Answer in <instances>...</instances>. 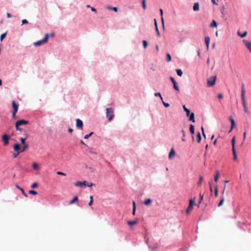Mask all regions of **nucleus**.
I'll list each match as a JSON object with an SVG mask.
<instances>
[{"label": "nucleus", "mask_w": 251, "mask_h": 251, "mask_svg": "<svg viewBox=\"0 0 251 251\" xmlns=\"http://www.w3.org/2000/svg\"><path fill=\"white\" fill-rule=\"evenodd\" d=\"M32 167L34 170H38L39 169V164L36 162L33 163Z\"/></svg>", "instance_id": "nucleus-28"}, {"label": "nucleus", "mask_w": 251, "mask_h": 251, "mask_svg": "<svg viewBox=\"0 0 251 251\" xmlns=\"http://www.w3.org/2000/svg\"><path fill=\"white\" fill-rule=\"evenodd\" d=\"M151 201H152L151 199H148L144 201V204L146 205H149L151 203Z\"/></svg>", "instance_id": "nucleus-27"}, {"label": "nucleus", "mask_w": 251, "mask_h": 251, "mask_svg": "<svg viewBox=\"0 0 251 251\" xmlns=\"http://www.w3.org/2000/svg\"><path fill=\"white\" fill-rule=\"evenodd\" d=\"M12 107H13V111L14 112H17L18 110V107H19L18 104L16 103L15 102V101H13L12 103Z\"/></svg>", "instance_id": "nucleus-14"}, {"label": "nucleus", "mask_w": 251, "mask_h": 251, "mask_svg": "<svg viewBox=\"0 0 251 251\" xmlns=\"http://www.w3.org/2000/svg\"><path fill=\"white\" fill-rule=\"evenodd\" d=\"M109 9H112V10H113L115 12L118 11V8L116 7H110Z\"/></svg>", "instance_id": "nucleus-53"}, {"label": "nucleus", "mask_w": 251, "mask_h": 251, "mask_svg": "<svg viewBox=\"0 0 251 251\" xmlns=\"http://www.w3.org/2000/svg\"><path fill=\"white\" fill-rule=\"evenodd\" d=\"M203 180V177L202 176H200L199 178V181L198 182V185L201 186V185L202 181Z\"/></svg>", "instance_id": "nucleus-40"}, {"label": "nucleus", "mask_w": 251, "mask_h": 251, "mask_svg": "<svg viewBox=\"0 0 251 251\" xmlns=\"http://www.w3.org/2000/svg\"><path fill=\"white\" fill-rule=\"evenodd\" d=\"M203 195H201V193H200V200H199V204L201 203V202L203 200Z\"/></svg>", "instance_id": "nucleus-41"}, {"label": "nucleus", "mask_w": 251, "mask_h": 251, "mask_svg": "<svg viewBox=\"0 0 251 251\" xmlns=\"http://www.w3.org/2000/svg\"><path fill=\"white\" fill-rule=\"evenodd\" d=\"M183 108L184 111L186 112V116L188 118V120L189 121L192 122L193 123H195V114L193 112H191L190 110L186 108L185 105H183Z\"/></svg>", "instance_id": "nucleus-1"}, {"label": "nucleus", "mask_w": 251, "mask_h": 251, "mask_svg": "<svg viewBox=\"0 0 251 251\" xmlns=\"http://www.w3.org/2000/svg\"><path fill=\"white\" fill-rule=\"evenodd\" d=\"M223 98V95L222 94H219L218 95V98L219 99H222Z\"/></svg>", "instance_id": "nucleus-55"}, {"label": "nucleus", "mask_w": 251, "mask_h": 251, "mask_svg": "<svg viewBox=\"0 0 251 251\" xmlns=\"http://www.w3.org/2000/svg\"><path fill=\"white\" fill-rule=\"evenodd\" d=\"M23 145V149L21 150V152H23L25 150H26L27 149H28V145L26 143H25V144H24Z\"/></svg>", "instance_id": "nucleus-34"}, {"label": "nucleus", "mask_w": 251, "mask_h": 251, "mask_svg": "<svg viewBox=\"0 0 251 251\" xmlns=\"http://www.w3.org/2000/svg\"><path fill=\"white\" fill-rule=\"evenodd\" d=\"M209 186H210V192H211V193L212 194V193H213V190H212V186H211V184L210 182H209Z\"/></svg>", "instance_id": "nucleus-56"}, {"label": "nucleus", "mask_w": 251, "mask_h": 251, "mask_svg": "<svg viewBox=\"0 0 251 251\" xmlns=\"http://www.w3.org/2000/svg\"><path fill=\"white\" fill-rule=\"evenodd\" d=\"M159 11H160V15H161V21H162V23L163 24V26H164V19H163V10L162 9H160Z\"/></svg>", "instance_id": "nucleus-36"}, {"label": "nucleus", "mask_w": 251, "mask_h": 251, "mask_svg": "<svg viewBox=\"0 0 251 251\" xmlns=\"http://www.w3.org/2000/svg\"><path fill=\"white\" fill-rule=\"evenodd\" d=\"M229 120L230 121L231 123H232V122H235L234 120L233 119V118L232 117H230L229 118Z\"/></svg>", "instance_id": "nucleus-59"}, {"label": "nucleus", "mask_w": 251, "mask_h": 251, "mask_svg": "<svg viewBox=\"0 0 251 251\" xmlns=\"http://www.w3.org/2000/svg\"><path fill=\"white\" fill-rule=\"evenodd\" d=\"M241 100H242V104H243V106L244 107V111L246 112V113H249V110L247 107V104H246V98H242L241 99Z\"/></svg>", "instance_id": "nucleus-9"}, {"label": "nucleus", "mask_w": 251, "mask_h": 251, "mask_svg": "<svg viewBox=\"0 0 251 251\" xmlns=\"http://www.w3.org/2000/svg\"><path fill=\"white\" fill-rule=\"evenodd\" d=\"M37 186L38 184L36 182H34L31 185V187L32 188H35L36 187H37Z\"/></svg>", "instance_id": "nucleus-50"}, {"label": "nucleus", "mask_w": 251, "mask_h": 251, "mask_svg": "<svg viewBox=\"0 0 251 251\" xmlns=\"http://www.w3.org/2000/svg\"><path fill=\"white\" fill-rule=\"evenodd\" d=\"M9 137L6 134H3L2 136V140L3 142L4 146H7L9 144Z\"/></svg>", "instance_id": "nucleus-6"}, {"label": "nucleus", "mask_w": 251, "mask_h": 251, "mask_svg": "<svg viewBox=\"0 0 251 251\" xmlns=\"http://www.w3.org/2000/svg\"><path fill=\"white\" fill-rule=\"evenodd\" d=\"M236 126V123L235 122H232L231 123V130H233V129Z\"/></svg>", "instance_id": "nucleus-44"}, {"label": "nucleus", "mask_w": 251, "mask_h": 251, "mask_svg": "<svg viewBox=\"0 0 251 251\" xmlns=\"http://www.w3.org/2000/svg\"><path fill=\"white\" fill-rule=\"evenodd\" d=\"M210 37L209 36H205L204 38V42L206 46V50H209V43H210Z\"/></svg>", "instance_id": "nucleus-13"}, {"label": "nucleus", "mask_w": 251, "mask_h": 251, "mask_svg": "<svg viewBox=\"0 0 251 251\" xmlns=\"http://www.w3.org/2000/svg\"><path fill=\"white\" fill-rule=\"evenodd\" d=\"M189 131L190 133L192 135H193L195 133V126L192 125L190 124L189 126Z\"/></svg>", "instance_id": "nucleus-17"}, {"label": "nucleus", "mask_w": 251, "mask_h": 251, "mask_svg": "<svg viewBox=\"0 0 251 251\" xmlns=\"http://www.w3.org/2000/svg\"><path fill=\"white\" fill-rule=\"evenodd\" d=\"M114 109L112 108H107L106 109V117L109 121H111L113 117Z\"/></svg>", "instance_id": "nucleus-3"}, {"label": "nucleus", "mask_w": 251, "mask_h": 251, "mask_svg": "<svg viewBox=\"0 0 251 251\" xmlns=\"http://www.w3.org/2000/svg\"><path fill=\"white\" fill-rule=\"evenodd\" d=\"M196 138L198 143H200L201 141V135L199 131L197 133Z\"/></svg>", "instance_id": "nucleus-23"}, {"label": "nucleus", "mask_w": 251, "mask_h": 251, "mask_svg": "<svg viewBox=\"0 0 251 251\" xmlns=\"http://www.w3.org/2000/svg\"><path fill=\"white\" fill-rule=\"evenodd\" d=\"M232 151L233 155V159L236 161L237 160V155L236 154L235 149L232 150Z\"/></svg>", "instance_id": "nucleus-30"}, {"label": "nucleus", "mask_w": 251, "mask_h": 251, "mask_svg": "<svg viewBox=\"0 0 251 251\" xmlns=\"http://www.w3.org/2000/svg\"><path fill=\"white\" fill-rule=\"evenodd\" d=\"M166 56H167L166 61L167 62L171 61L172 57H171V55H170V54L169 53H167L166 54Z\"/></svg>", "instance_id": "nucleus-35"}, {"label": "nucleus", "mask_w": 251, "mask_h": 251, "mask_svg": "<svg viewBox=\"0 0 251 251\" xmlns=\"http://www.w3.org/2000/svg\"><path fill=\"white\" fill-rule=\"evenodd\" d=\"M78 201V197L77 196H75L73 199L72 200H71L70 202H69V204H72L73 203H74V202H75V201Z\"/></svg>", "instance_id": "nucleus-29"}, {"label": "nucleus", "mask_w": 251, "mask_h": 251, "mask_svg": "<svg viewBox=\"0 0 251 251\" xmlns=\"http://www.w3.org/2000/svg\"><path fill=\"white\" fill-rule=\"evenodd\" d=\"M23 24H25L28 23V21L26 19H24L22 21Z\"/></svg>", "instance_id": "nucleus-57"}, {"label": "nucleus", "mask_w": 251, "mask_h": 251, "mask_svg": "<svg viewBox=\"0 0 251 251\" xmlns=\"http://www.w3.org/2000/svg\"><path fill=\"white\" fill-rule=\"evenodd\" d=\"M220 173L218 171H216V174L214 176V181L217 182L219 177Z\"/></svg>", "instance_id": "nucleus-24"}, {"label": "nucleus", "mask_w": 251, "mask_h": 251, "mask_svg": "<svg viewBox=\"0 0 251 251\" xmlns=\"http://www.w3.org/2000/svg\"><path fill=\"white\" fill-rule=\"evenodd\" d=\"M155 30H156V33H157V36H158V37H160V32H159V30H158V27H156L155 28Z\"/></svg>", "instance_id": "nucleus-54"}, {"label": "nucleus", "mask_w": 251, "mask_h": 251, "mask_svg": "<svg viewBox=\"0 0 251 251\" xmlns=\"http://www.w3.org/2000/svg\"><path fill=\"white\" fill-rule=\"evenodd\" d=\"M16 123H17V126L19 125L21 126L22 125H25L28 124V121L25 120H21L17 121Z\"/></svg>", "instance_id": "nucleus-12"}, {"label": "nucleus", "mask_w": 251, "mask_h": 251, "mask_svg": "<svg viewBox=\"0 0 251 251\" xmlns=\"http://www.w3.org/2000/svg\"><path fill=\"white\" fill-rule=\"evenodd\" d=\"M83 125V122L81 120H80L79 119H77L76 120V126L77 127V128L80 129H82Z\"/></svg>", "instance_id": "nucleus-8"}, {"label": "nucleus", "mask_w": 251, "mask_h": 251, "mask_svg": "<svg viewBox=\"0 0 251 251\" xmlns=\"http://www.w3.org/2000/svg\"><path fill=\"white\" fill-rule=\"evenodd\" d=\"M20 126H19V125L17 126V123H15V128H16V130H19V131H21L22 130V128H21L20 127Z\"/></svg>", "instance_id": "nucleus-47"}, {"label": "nucleus", "mask_w": 251, "mask_h": 251, "mask_svg": "<svg viewBox=\"0 0 251 251\" xmlns=\"http://www.w3.org/2000/svg\"><path fill=\"white\" fill-rule=\"evenodd\" d=\"M218 26V24L217 22L215 20H213L210 23V26L212 28L217 27Z\"/></svg>", "instance_id": "nucleus-19"}, {"label": "nucleus", "mask_w": 251, "mask_h": 251, "mask_svg": "<svg viewBox=\"0 0 251 251\" xmlns=\"http://www.w3.org/2000/svg\"><path fill=\"white\" fill-rule=\"evenodd\" d=\"M143 43L144 48L145 49H146L148 47V42L146 40H143Z\"/></svg>", "instance_id": "nucleus-42"}, {"label": "nucleus", "mask_w": 251, "mask_h": 251, "mask_svg": "<svg viewBox=\"0 0 251 251\" xmlns=\"http://www.w3.org/2000/svg\"><path fill=\"white\" fill-rule=\"evenodd\" d=\"M224 200H225L224 197L223 196L221 198V199L220 200V201L218 203V207H220V206H221L223 204V203H224Z\"/></svg>", "instance_id": "nucleus-32"}, {"label": "nucleus", "mask_w": 251, "mask_h": 251, "mask_svg": "<svg viewBox=\"0 0 251 251\" xmlns=\"http://www.w3.org/2000/svg\"><path fill=\"white\" fill-rule=\"evenodd\" d=\"M87 182L86 181H84L83 182L76 181L74 183V185L75 186L82 187L83 186H86L87 185Z\"/></svg>", "instance_id": "nucleus-10"}, {"label": "nucleus", "mask_w": 251, "mask_h": 251, "mask_svg": "<svg viewBox=\"0 0 251 251\" xmlns=\"http://www.w3.org/2000/svg\"><path fill=\"white\" fill-rule=\"evenodd\" d=\"M93 196L91 195L90 196V201L88 203L89 205L91 206L93 204Z\"/></svg>", "instance_id": "nucleus-37"}, {"label": "nucleus", "mask_w": 251, "mask_h": 251, "mask_svg": "<svg viewBox=\"0 0 251 251\" xmlns=\"http://www.w3.org/2000/svg\"><path fill=\"white\" fill-rule=\"evenodd\" d=\"M27 135H26V137L25 138H23V137H21L20 140V141H21V143L22 145H24V144H25L26 143H25V140H26L27 139Z\"/></svg>", "instance_id": "nucleus-31"}, {"label": "nucleus", "mask_w": 251, "mask_h": 251, "mask_svg": "<svg viewBox=\"0 0 251 251\" xmlns=\"http://www.w3.org/2000/svg\"><path fill=\"white\" fill-rule=\"evenodd\" d=\"M132 203H133V208L136 209V203H135V202L134 201H133Z\"/></svg>", "instance_id": "nucleus-62"}, {"label": "nucleus", "mask_w": 251, "mask_h": 251, "mask_svg": "<svg viewBox=\"0 0 251 251\" xmlns=\"http://www.w3.org/2000/svg\"><path fill=\"white\" fill-rule=\"evenodd\" d=\"M195 204V199H191L189 200V205L186 208V212L189 214L193 208L194 205Z\"/></svg>", "instance_id": "nucleus-5"}, {"label": "nucleus", "mask_w": 251, "mask_h": 251, "mask_svg": "<svg viewBox=\"0 0 251 251\" xmlns=\"http://www.w3.org/2000/svg\"><path fill=\"white\" fill-rule=\"evenodd\" d=\"M48 38L49 35L48 34H46L43 39L34 42L33 44L35 46H39L43 44L46 43L48 41Z\"/></svg>", "instance_id": "nucleus-4"}, {"label": "nucleus", "mask_w": 251, "mask_h": 251, "mask_svg": "<svg viewBox=\"0 0 251 251\" xmlns=\"http://www.w3.org/2000/svg\"><path fill=\"white\" fill-rule=\"evenodd\" d=\"M163 103L164 105L166 107H168L170 106V104L168 103L164 102V101H163Z\"/></svg>", "instance_id": "nucleus-58"}, {"label": "nucleus", "mask_w": 251, "mask_h": 251, "mask_svg": "<svg viewBox=\"0 0 251 251\" xmlns=\"http://www.w3.org/2000/svg\"><path fill=\"white\" fill-rule=\"evenodd\" d=\"M91 11H92L93 12H97V10L94 7H91Z\"/></svg>", "instance_id": "nucleus-64"}, {"label": "nucleus", "mask_w": 251, "mask_h": 251, "mask_svg": "<svg viewBox=\"0 0 251 251\" xmlns=\"http://www.w3.org/2000/svg\"><path fill=\"white\" fill-rule=\"evenodd\" d=\"M217 77L216 75H213L207 79L206 85L208 87H212L216 82Z\"/></svg>", "instance_id": "nucleus-2"}, {"label": "nucleus", "mask_w": 251, "mask_h": 251, "mask_svg": "<svg viewBox=\"0 0 251 251\" xmlns=\"http://www.w3.org/2000/svg\"><path fill=\"white\" fill-rule=\"evenodd\" d=\"M201 129L202 134L203 136L204 137V138H206V135L204 132V128L202 126L201 127Z\"/></svg>", "instance_id": "nucleus-45"}, {"label": "nucleus", "mask_w": 251, "mask_h": 251, "mask_svg": "<svg viewBox=\"0 0 251 251\" xmlns=\"http://www.w3.org/2000/svg\"><path fill=\"white\" fill-rule=\"evenodd\" d=\"M146 0H142V6L144 10L146 9Z\"/></svg>", "instance_id": "nucleus-39"}, {"label": "nucleus", "mask_w": 251, "mask_h": 251, "mask_svg": "<svg viewBox=\"0 0 251 251\" xmlns=\"http://www.w3.org/2000/svg\"><path fill=\"white\" fill-rule=\"evenodd\" d=\"M214 190H215V192H214L215 196L216 197H217L218 196V194H219V193H218V187L217 185H216L215 186Z\"/></svg>", "instance_id": "nucleus-33"}, {"label": "nucleus", "mask_w": 251, "mask_h": 251, "mask_svg": "<svg viewBox=\"0 0 251 251\" xmlns=\"http://www.w3.org/2000/svg\"><path fill=\"white\" fill-rule=\"evenodd\" d=\"M174 89L179 91V87L176 80L174 78Z\"/></svg>", "instance_id": "nucleus-21"}, {"label": "nucleus", "mask_w": 251, "mask_h": 251, "mask_svg": "<svg viewBox=\"0 0 251 251\" xmlns=\"http://www.w3.org/2000/svg\"><path fill=\"white\" fill-rule=\"evenodd\" d=\"M14 150L15 151H21V146L19 144H15L14 145Z\"/></svg>", "instance_id": "nucleus-16"}, {"label": "nucleus", "mask_w": 251, "mask_h": 251, "mask_svg": "<svg viewBox=\"0 0 251 251\" xmlns=\"http://www.w3.org/2000/svg\"><path fill=\"white\" fill-rule=\"evenodd\" d=\"M94 185V184L93 183H87V186L88 187H92V186Z\"/></svg>", "instance_id": "nucleus-61"}, {"label": "nucleus", "mask_w": 251, "mask_h": 251, "mask_svg": "<svg viewBox=\"0 0 251 251\" xmlns=\"http://www.w3.org/2000/svg\"><path fill=\"white\" fill-rule=\"evenodd\" d=\"M15 186L17 188H18V189H19L20 190V191L22 192V194L25 196V197H27V194L25 193V192L24 191V190L20 187L18 184H16L15 185Z\"/></svg>", "instance_id": "nucleus-22"}, {"label": "nucleus", "mask_w": 251, "mask_h": 251, "mask_svg": "<svg viewBox=\"0 0 251 251\" xmlns=\"http://www.w3.org/2000/svg\"><path fill=\"white\" fill-rule=\"evenodd\" d=\"M176 73L177 74V75L179 76H181L182 75H183V72L182 71L181 69H176Z\"/></svg>", "instance_id": "nucleus-26"}, {"label": "nucleus", "mask_w": 251, "mask_h": 251, "mask_svg": "<svg viewBox=\"0 0 251 251\" xmlns=\"http://www.w3.org/2000/svg\"><path fill=\"white\" fill-rule=\"evenodd\" d=\"M173 156V148H171L169 154V158L170 159H171Z\"/></svg>", "instance_id": "nucleus-46"}, {"label": "nucleus", "mask_w": 251, "mask_h": 251, "mask_svg": "<svg viewBox=\"0 0 251 251\" xmlns=\"http://www.w3.org/2000/svg\"><path fill=\"white\" fill-rule=\"evenodd\" d=\"M57 174L58 175H60V176H66V174L63 172H57Z\"/></svg>", "instance_id": "nucleus-52"}, {"label": "nucleus", "mask_w": 251, "mask_h": 251, "mask_svg": "<svg viewBox=\"0 0 251 251\" xmlns=\"http://www.w3.org/2000/svg\"><path fill=\"white\" fill-rule=\"evenodd\" d=\"M29 193L32 195H36L37 194V192L34 190H29Z\"/></svg>", "instance_id": "nucleus-49"}, {"label": "nucleus", "mask_w": 251, "mask_h": 251, "mask_svg": "<svg viewBox=\"0 0 251 251\" xmlns=\"http://www.w3.org/2000/svg\"><path fill=\"white\" fill-rule=\"evenodd\" d=\"M155 96H159L161 100L163 101V98L161 95V94L159 92L156 93L154 94Z\"/></svg>", "instance_id": "nucleus-48"}, {"label": "nucleus", "mask_w": 251, "mask_h": 251, "mask_svg": "<svg viewBox=\"0 0 251 251\" xmlns=\"http://www.w3.org/2000/svg\"><path fill=\"white\" fill-rule=\"evenodd\" d=\"M243 42L249 51L251 52V42L244 39L243 40Z\"/></svg>", "instance_id": "nucleus-7"}, {"label": "nucleus", "mask_w": 251, "mask_h": 251, "mask_svg": "<svg viewBox=\"0 0 251 251\" xmlns=\"http://www.w3.org/2000/svg\"><path fill=\"white\" fill-rule=\"evenodd\" d=\"M73 129H72V128H70V127H69V128H68V131H69V133H72V132H73Z\"/></svg>", "instance_id": "nucleus-63"}, {"label": "nucleus", "mask_w": 251, "mask_h": 251, "mask_svg": "<svg viewBox=\"0 0 251 251\" xmlns=\"http://www.w3.org/2000/svg\"><path fill=\"white\" fill-rule=\"evenodd\" d=\"M200 9V5L198 2H195L193 6V10L194 11H198Z\"/></svg>", "instance_id": "nucleus-15"}, {"label": "nucleus", "mask_w": 251, "mask_h": 251, "mask_svg": "<svg viewBox=\"0 0 251 251\" xmlns=\"http://www.w3.org/2000/svg\"><path fill=\"white\" fill-rule=\"evenodd\" d=\"M16 113H17V112H14L12 111V118H13L14 119H17V117H16Z\"/></svg>", "instance_id": "nucleus-51"}, {"label": "nucleus", "mask_w": 251, "mask_h": 251, "mask_svg": "<svg viewBox=\"0 0 251 251\" xmlns=\"http://www.w3.org/2000/svg\"><path fill=\"white\" fill-rule=\"evenodd\" d=\"M138 220L137 219L133 221H127V224L129 226H132L134 225H136L138 223Z\"/></svg>", "instance_id": "nucleus-18"}, {"label": "nucleus", "mask_w": 251, "mask_h": 251, "mask_svg": "<svg viewBox=\"0 0 251 251\" xmlns=\"http://www.w3.org/2000/svg\"><path fill=\"white\" fill-rule=\"evenodd\" d=\"M238 35L241 38H244L246 36V35H247V31H245L243 33H240V32L238 31Z\"/></svg>", "instance_id": "nucleus-25"}, {"label": "nucleus", "mask_w": 251, "mask_h": 251, "mask_svg": "<svg viewBox=\"0 0 251 251\" xmlns=\"http://www.w3.org/2000/svg\"><path fill=\"white\" fill-rule=\"evenodd\" d=\"M93 134V132H91L90 133L85 135L84 137V139H88Z\"/></svg>", "instance_id": "nucleus-43"}, {"label": "nucleus", "mask_w": 251, "mask_h": 251, "mask_svg": "<svg viewBox=\"0 0 251 251\" xmlns=\"http://www.w3.org/2000/svg\"><path fill=\"white\" fill-rule=\"evenodd\" d=\"M235 137L234 136L231 141V146H232V150L235 149Z\"/></svg>", "instance_id": "nucleus-20"}, {"label": "nucleus", "mask_w": 251, "mask_h": 251, "mask_svg": "<svg viewBox=\"0 0 251 251\" xmlns=\"http://www.w3.org/2000/svg\"><path fill=\"white\" fill-rule=\"evenodd\" d=\"M6 34H7V31H6L5 32L2 33L0 35V39L1 41H2L3 39L5 37V36L6 35Z\"/></svg>", "instance_id": "nucleus-38"}, {"label": "nucleus", "mask_w": 251, "mask_h": 251, "mask_svg": "<svg viewBox=\"0 0 251 251\" xmlns=\"http://www.w3.org/2000/svg\"><path fill=\"white\" fill-rule=\"evenodd\" d=\"M20 153V151H18V152H17V153H14V154H13V157H14V158H16V157L18 155V154H19Z\"/></svg>", "instance_id": "nucleus-60"}, {"label": "nucleus", "mask_w": 251, "mask_h": 251, "mask_svg": "<svg viewBox=\"0 0 251 251\" xmlns=\"http://www.w3.org/2000/svg\"><path fill=\"white\" fill-rule=\"evenodd\" d=\"M241 99H242V98L244 99V98H245L246 91H245V90L244 89V84L243 82H241Z\"/></svg>", "instance_id": "nucleus-11"}]
</instances>
